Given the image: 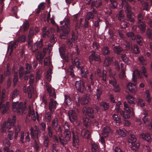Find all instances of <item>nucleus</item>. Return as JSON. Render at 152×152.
<instances>
[{
  "mask_svg": "<svg viewBox=\"0 0 152 152\" xmlns=\"http://www.w3.org/2000/svg\"><path fill=\"white\" fill-rule=\"evenodd\" d=\"M61 24H64L61 27L62 33L60 35V37L61 39H64L68 34L70 31V25L69 19L67 17H66L63 21L60 22Z\"/></svg>",
  "mask_w": 152,
  "mask_h": 152,
  "instance_id": "1",
  "label": "nucleus"
},
{
  "mask_svg": "<svg viewBox=\"0 0 152 152\" xmlns=\"http://www.w3.org/2000/svg\"><path fill=\"white\" fill-rule=\"evenodd\" d=\"M146 72V68L144 66L142 67L140 71L138 70H134L132 74V80L135 83L137 82V78L135 76V74H136L138 78L141 79L143 77V76L146 77H147Z\"/></svg>",
  "mask_w": 152,
  "mask_h": 152,
  "instance_id": "2",
  "label": "nucleus"
},
{
  "mask_svg": "<svg viewBox=\"0 0 152 152\" xmlns=\"http://www.w3.org/2000/svg\"><path fill=\"white\" fill-rule=\"evenodd\" d=\"M15 117L14 116L13 117V119L12 120L10 118H9L7 121H5L1 126V130L4 132H6L8 131L9 129H10L14 123L15 122Z\"/></svg>",
  "mask_w": 152,
  "mask_h": 152,
  "instance_id": "3",
  "label": "nucleus"
},
{
  "mask_svg": "<svg viewBox=\"0 0 152 152\" xmlns=\"http://www.w3.org/2000/svg\"><path fill=\"white\" fill-rule=\"evenodd\" d=\"M64 136H63L62 134H59V141L61 144L64 145L67 143L71 138V132L69 130L64 131Z\"/></svg>",
  "mask_w": 152,
  "mask_h": 152,
  "instance_id": "4",
  "label": "nucleus"
},
{
  "mask_svg": "<svg viewBox=\"0 0 152 152\" xmlns=\"http://www.w3.org/2000/svg\"><path fill=\"white\" fill-rule=\"evenodd\" d=\"M12 109L14 112H16L18 115L22 114L25 110L23 103L18 102H14L12 104Z\"/></svg>",
  "mask_w": 152,
  "mask_h": 152,
  "instance_id": "5",
  "label": "nucleus"
},
{
  "mask_svg": "<svg viewBox=\"0 0 152 152\" xmlns=\"http://www.w3.org/2000/svg\"><path fill=\"white\" fill-rule=\"evenodd\" d=\"M124 110L121 111L120 113L124 118H128L131 115H133V109L129 107L128 104L125 102H124Z\"/></svg>",
  "mask_w": 152,
  "mask_h": 152,
  "instance_id": "6",
  "label": "nucleus"
},
{
  "mask_svg": "<svg viewBox=\"0 0 152 152\" xmlns=\"http://www.w3.org/2000/svg\"><path fill=\"white\" fill-rule=\"evenodd\" d=\"M55 33V30L53 28H51L47 30L46 27H45L42 30V35L43 37L47 35L50 38V42L51 43H53L55 41L54 37Z\"/></svg>",
  "mask_w": 152,
  "mask_h": 152,
  "instance_id": "7",
  "label": "nucleus"
},
{
  "mask_svg": "<svg viewBox=\"0 0 152 152\" xmlns=\"http://www.w3.org/2000/svg\"><path fill=\"white\" fill-rule=\"evenodd\" d=\"M79 111L76 108L70 110L68 112V115L70 121L72 122H76L77 119L78 114Z\"/></svg>",
  "mask_w": 152,
  "mask_h": 152,
  "instance_id": "8",
  "label": "nucleus"
},
{
  "mask_svg": "<svg viewBox=\"0 0 152 152\" xmlns=\"http://www.w3.org/2000/svg\"><path fill=\"white\" fill-rule=\"evenodd\" d=\"M31 66L28 64H26V70L24 71V68L23 66H21L19 69V74L20 78L22 79L23 77L24 74H27L31 72Z\"/></svg>",
  "mask_w": 152,
  "mask_h": 152,
  "instance_id": "9",
  "label": "nucleus"
},
{
  "mask_svg": "<svg viewBox=\"0 0 152 152\" xmlns=\"http://www.w3.org/2000/svg\"><path fill=\"white\" fill-rule=\"evenodd\" d=\"M124 11L125 13L126 14V16L128 20L132 22L134 21V19L132 18V13L131 12V8L127 4L125 7H124Z\"/></svg>",
  "mask_w": 152,
  "mask_h": 152,
  "instance_id": "10",
  "label": "nucleus"
},
{
  "mask_svg": "<svg viewBox=\"0 0 152 152\" xmlns=\"http://www.w3.org/2000/svg\"><path fill=\"white\" fill-rule=\"evenodd\" d=\"M34 78H29V82L30 86H28L27 91L25 89H24V92H28V97L29 98H31L32 97V94L33 93V89L32 85L34 83Z\"/></svg>",
  "mask_w": 152,
  "mask_h": 152,
  "instance_id": "11",
  "label": "nucleus"
},
{
  "mask_svg": "<svg viewBox=\"0 0 152 152\" xmlns=\"http://www.w3.org/2000/svg\"><path fill=\"white\" fill-rule=\"evenodd\" d=\"M91 54L89 56V59L90 63H91L93 61L100 62L101 59L99 55L96 53L95 52L92 51L91 52Z\"/></svg>",
  "mask_w": 152,
  "mask_h": 152,
  "instance_id": "12",
  "label": "nucleus"
},
{
  "mask_svg": "<svg viewBox=\"0 0 152 152\" xmlns=\"http://www.w3.org/2000/svg\"><path fill=\"white\" fill-rule=\"evenodd\" d=\"M58 105L57 101L53 98L50 99L49 102V108L50 112L53 113L56 109V106Z\"/></svg>",
  "mask_w": 152,
  "mask_h": 152,
  "instance_id": "13",
  "label": "nucleus"
},
{
  "mask_svg": "<svg viewBox=\"0 0 152 152\" xmlns=\"http://www.w3.org/2000/svg\"><path fill=\"white\" fill-rule=\"evenodd\" d=\"M83 114L88 115L90 117L92 118H94V110L92 108L84 107L83 109Z\"/></svg>",
  "mask_w": 152,
  "mask_h": 152,
  "instance_id": "14",
  "label": "nucleus"
},
{
  "mask_svg": "<svg viewBox=\"0 0 152 152\" xmlns=\"http://www.w3.org/2000/svg\"><path fill=\"white\" fill-rule=\"evenodd\" d=\"M109 73L110 77V79H109V83L113 86H115L117 84L116 81L115 79V73L110 69L109 71Z\"/></svg>",
  "mask_w": 152,
  "mask_h": 152,
  "instance_id": "15",
  "label": "nucleus"
},
{
  "mask_svg": "<svg viewBox=\"0 0 152 152\" xmlns=\"http://www.w3.org/2000/svg\"><path fill=\"white\" fill-rule=\"evenodd\" d=\"M127 89L131 93L136 94L137 91V88L136 85L131 82L128 83L126 85Z\"/></svg>",
  "mask_w": 152,
  "mask_h": 152,
  "instance_id": "16",
  "label": "nucleus"
},
{
  "mask_svg": "<svg viewBox=\"0 0 152 152\" xmlns=\"http://www.w3.org/2000/svg\"><path fill=\"white\" fill-rule=\"evenodd\" d=\"M76 88L78 91L82 92L85 89L84 84L83 82L80 80L76 81L75 82Z\"/></svg>",
  "mask_w": 152,
  "mask_h": 152,
  "instance_id": "17",
  "label": "nucleus"
},
{
  "mask_svg": "<svg viewBox=\"0 0 152 152\" xmlns=\"http://www.w3.org/2000/svg\"><path fill=\"white\" fill-rule=\"evenodd\" d=\"M9 102H7L6 104L1 103L0 104V109L3 113H7L9 110Z\"/></svg>",
  "mask_w": 152,
  "mask_h": 152,
  "instance_id": "18",
  "label": "nucleus"
},
{
  "mask_svg": "<svg viewBox=\"0 0 152 152\" xmlns=\"http://www.w3.org/2000/svg\"><path fill=\"white\" fill-rule=\"evenodd\" d=\"M46 87L47 90L49 93L50 96L56 99V96L54 89L52 88L51 85H47Z\"/></svg>",
  "mask_w": 152,
  "mask_h": 152,
  "instance_id": "19",
  "label": "nucleus"
},
{
  "mask_svg": "<svg viewBox=\"0 0 152 152\" xmlns=\"http://www.w3.org/2000/svg\"><path fill=\"white\" fill-rule=\"evenodd\" d=\"M90 100L89 95L88 94H85L81 97L80 102L83 105L88 104Z\"/></svg>",
  "mask_w": 152,
  "mask_h": 152,
  "instance_id": "20",
  "label": "nucleus"
},
{
  "mask_svg": "<svg viewBox=\"0 0 152 152\" xmlns=\"http://www.w3.org/2000/svg\"><path fill=\"white\" fill-rule=\"evenodd\" d=\"M42 40L41 39L38 42H36L34 45L32 46V50L33 51H35L39 48H40L42 47Z\"/></svg>",
  "mask_w": 152,
  "mask_h": 152,
  "instance_id": "21",
  "label": "nucleus"
},
{
  "mask_svg": "<svg viewBox=\"0 0 152 152\" xmlns=\"http://www.w3.org/2000/svg\"><path fill=\"white\" fill-rule=\"evenodd\" d=\"M111 129L108 126L104 127L102 130V134L104 137H107L109 133L111 132Z\"/></svg>",
  "mask_w": 152,
  "mask_h": 152,
  "instance_id": "22",
  "label": "nucleus"
},
{
  "mask_svg": "<svg viewBox=\"0 0 152 152\" xmlns=\"http://www.w3.org/2000/svg\"><path fill=\"white\" fill-rule=\"evenodd\" d=\"M141 138L145 139L148 142H150L151 140V137L150 134L148 133H141L140 135Z\"/></svg>",
  "mask_w": 152,
  "mask_h": 152,
  "instance_id": "23",
  "label": "nucleus"
},
{
  "mask_svg": "<svg viewBox=\"0 0 152 152\" xmlns=\"http://www.w3.org/2000/svg\"><path fill=\"white\" fill-rule=\"evenodd\" d=\"M18 44V42L17 41H15L12 44L9 46L7 51H10V53H12L13 51V49L15 48L17 46Z\"/></svg>",
  "mask_w": 152,
  "mask_h": 152,
  "instance_id": "24",
  "label": "nucleus"
},
{
  "mask_svg": "<svg viewBox=\"0 0 152 152\" xmlns=\"http://www.w3.org/2000/svg\"><path fill=\"white\" fill-rule=\"evenodd\" d=\"M46 48L44 49L42 53H37L36 56V57L37 60H39L40 61H42V59L44 58L45 55V50Z\"/></svg>",
  "mask_w": 152,
  "mask_h": 152,
  "instance_id": "25",
  "label": "nucleus"
},
{
  "mask_svg": "<svg viewBox=\"0 0 152 152\" xmlns=\"http://www.w3.org/2000/svg\"><path fill=\"white\" fill-rule=\"evenodd\" d=\"M126 98L128 102L130 104H135V98L130 94L127 95Z\"/></svg>",
  "mask_w": 152,
  "mask_h": 152,
  "instance_id": "26",
  "label": "nucleus"
},
{
  "mask_svg": "<svg viewBox=\"0 0 152 152\" xmlns=\"http://www.w3.org/2000/svg\"><path fill=\"white\" fill-rule=\"evenodd\" d=\"M92 12L93 13L90 12L87 13L86 17V18L87 20H89L90 19H93L94 17V14H96L97 12L94 10V8H93Z\"/></svg>",
  "mask_w": 152,
  "mask_h": 152,
  "instance_id": "27",
  "label": "nucleus"
},
{
  "mask_svg": "<svg viewBox=\"0 0 152 152\" xmlns=\"http://www.w3.org/2000/svg\"><path fill=\"white\" fill-rule=\"evenodd\" d=\"M64 97V102L68 106L71 105L72 103V101L70 97L68 95H65Z\"/></svg>",
  "mask_w": 152,
  "mask_h": 152,
  "instance_id": "28",
  "label": "nucleus"
},
{
  "mask_svg": "<svg viewBox=\"0 0 152 152\" xmlns=\"http://www.w3.org/2000/svg\"><path fill=\"white\" fill-rule=\"evenodd\" d=\"M79 145V140L77 136L74 135L73 136V145L76 148L78 147Z\"/></svg>",
  "mask_w": 152,
  "mask_h": 152,
  "instance_id": "29",
  "label": "nucleus"
},
{
  "mask_svg": "<svg viewBox=\"0 0 152 152\" xmlns=\"http://www.w3.org/2000/svg\"><path fill=\"white\" fill-rule=\"evenodd\" d=\"M102 4L101 0H96L92 2L91 4V7H99Z\"/></svg>",
  "mask_w": 152,
  "mask_h": 152,
  "instance_id": "30",
  "label": "nucleus"
},
{
  "mask_svg": "<svg viewBox=\"0 0 152 152\" xmlns=\"http://www.w3.org/2000/svg\"><path fill=\"white\" fill-rule=\"evenodd\" d=\"M64 45H62L59 49L60 55L62 58L64 57L66 53Z\"/></svg>",
  "mask_w": 152,
  "mask_h": 152,
  "instance_id": "31",
  "label": "nucleus"
},
{
  "mask_svg": "<svg viewBox=\"0 0 152 152\" xmlns=\"http://www.w3.org/2000/svg\"><path fill=\"white\" fill-rule=\"evenodd\" d=\"M45 3L42 2L40 4L38 7V8L36 9V12L39 14L42 10H43L45 8Z\"/></svg>",
  "mask_w": 152,
  "mask_h": 152,
  "instance_id": "32",
  "label": "nucleus"
},
{
  "mask_svg": "<svg viewBox=\"0 0 152 152\" xmlns=\"http://www.w3.org/2000/svg\"><path fill=\"white\" fill-rule=\"evenodd\" d=\"M145 97L148 103H150L151 102V98L150 96L149 91L148 90H146L145 91Z\"/></svg>",
  "mask_w": 152,
  "mask_h": 152,
  "instance_id": "33",
  "label": "nucleus"
},
{
  "mask_svg": "<svg viewBox=\"0 0 152 152\" xmlns=\"http://www.w3.org/2000/svg\"><path fill=\"white\" fill-rule=\"evenodd\" d=\"M137 26L142 31H145L146 28L145 25L141 21H138Z\"/></svg>",
  "mask_w": 152,
  "mask_h": 152,
  "instance_id": "34",
  "label": "nucleus"
},
{
  "mask_svg": "<svg viewBox=\"0 0 152 152\" xmlns=\"http://www.w3.org/2000/svg\"><path fill=\"white\" fill-rule=\"evenodd\" d=\"M33 30L31 29L30 30L29 34L28 36V37L29 39L28 42V45L29 46H31L32 44V40L31 39V36L34 35Z\"/></svg>",
  "mask_w": 152,
  "mask_h": 152,
  "instance_id": "35",
  "label": "nucleus"
},
{
  "mask_svg": "<svg viewBox=\"0 0 152 152\" xmlns=\"http://www.w3.org/2000/svg\"><path fill=\"white\" fill-rule=\"evenodd\" d=\"M91 146V150L93 152H99V150L97 145L95 143H92Z\"/></svg>",
  "mask_w": 152,
  "mask_h": 152,
  "instance_id": "36",
  "label": "nucleus"
},
{
  "mask_svg": "<svg viewBox=\"0 0 152 152\" xmlns=\"http://www.w3.org/2000/svg\"><path fill=\"white\" fill-rule=\"evenodd\" d=\"M128 141L129 143L133 144L134 143L136 142V139L134 135H130Z\"/></svg>",
  "mask_w": 152,
  "mask_h": 152,
  "instance_id": "37",
  "label": "nucleus"
},
{
  "mask_svg": "<svg viewBox=\"0 0 152 152\" xmlns=\"http://www.w3.org/2000/svg\"><path fill=\"white\" fill-rule=\"evenodd\" d=\"M113 120L115 123L119 124L121 122V119L120 117L115 114H114L113 115Z\"/></svg>",
  "mask_w": 152,
  "mask_h": 152,
  "instance_id": "38",
  "label": "nucleus"
},
{
  "mask_svg": "<svg viewBox=\"0 0 152 152\" xmlns=\"http://www.w3.org/2000/svg\"><path fill=\"white\" fill-rule=\"evenodd\" d=\"M116 132L118 134L123 137H125L126 135L125 131H124L120 129L117 130Z\"/></svg>",
  "mask_w": 152,
  "mask_h": 152,
  "instance_id": "39",
  "label": "nucleus"
},
{
  "mask_svg": "<svg viewBox=\"0 0 152 152\" xmlns=\"http://www.w3.org/2000/svg\"><path fill=\"white\" fill-rule=\"evenodd\" d=\"M113 50L114 53L117 54H119L121 52L122 48L119 46H115L114 47Z\"/></svg>",
  "mask_w": 152,
  "mask_h": 152,
  "instance_id": "40",
  "label": "nucleus"
},
{
  "mask_svg": "<svg viewBox=\"0 0 152 152\" xmlns=\"http://www.w3.org/2000/svg\"><path fill=\"white\" fill-rule=\"evenodd\" d=\"M83 133L84 136L86 138H89L90 136V132L87 130H85L81 132V134Z\"/></svg>",
  "mask_w": 152,
  "mask_h": 152,
  "instance_id": "41",
  "label": "nucleus"
},
{
  "mask_svg": "<svg viewBox=\"0 0 152 152\" xmlns=\"http://www.w3.org/2000/svg\"><path fill=\"white\" fill-rule=\"evenodd\" d=\"M111 61V59L109 57H106L104 61V65L106 66H108L110 64Z\"/></svg>",
  "mask_w": 152,
  "mask_h": 152,
  "instance_id": "42",
  "label": "nucleus"
},
{
  "mask_svg": "<svg viewBox=\"0 0 152 152\" xmlns=\"http://www.w3.org/2000/svg\"><path fill=\"white\" fill-rule=\"evenodd\" d=\"M132 144L131 148L132 150L136 151L139 148V144L138 142H135Z\"/></svg>",
  "mask_w": 152,
  "mask_h": 152,
  "instance_id": "43",
  "label": "nucleus"
},
{
  "mask_svg": "<svg viewBox=\"0 0 152 152\" xmlns=\"http://www.w3.org/2000/svg\"><path fill=\"white\" fill-rule=\"evenodd\" d=\"M19 92L17 89H15L12 93L11 96V97L12 99H13L17 97L18 95Z\"/></svg>",
  "mask_w": 152,
  "mask_h": 152,
  "instance_id": "44",
  "label": "nucleus"
},
{
  "mask_svg": "<svg viewBox=\"0 0 152 152\" xmlns=\"http://www.w3.org/2000/svg\"><path fill=\"white\" fill-rule=\"evenodd\" d=\"M45 118L46 121L50 122L51 119V115L50 113L49 112H47L45 115Z\"/></svg>",
  "mask_w": 152,
  "mask_h": 152,
  "instance_id": "45",
  "label": "nucleus"
},
{
  "mask_svg": "<svg viewBox=\"0 0 152 152\" xmlns=\"http://www.w3.org/2000/svg\"><path fill=\"white\" fill-rule=\"evenodd\" d=\"M83 121L84 125L86 126H89L91 124V121L87 118H83Z\"/></svg>",
  "mask_w": 152,
  "mask_h": 152,
  "instance_id": "46",
  "label": "nucleus"
},
{
  "mask_svg": "<svg viewBox=\"0 0 152 152\" xmlns=\"http://www.w3.org/2000/svg\"><path fill=\"white\" fill-rule=\"evenodd\" d=\"M102 93V91L101 89L98 88L96 90V94L97 96V98L98 99L100 98V95Z\"/></svg>",
  "mask_w": 152,
  "mask_h": 152,
  "instance_id": "47",
  "label": "nucleus"
},
{
  "mask_svg": "<svg viewBox=\"0 0 152 152\" xmlns=\"http://www.w3.org/2000/svg\"><path fill=\"white\" fill-rule=\"evenodd\" d=\"M126 77L125 70L122 68V70L119 75V77L120 79H125Z\"/></svg>",
  "mask_w": 152,
  "mask_h": 152,
  "instance_id": "48",
  "label": "nucleus"
},
{
  "mask_svg": "<svg viewBox=\"0 0 152 152\" xmlns=\"http://www.w3.org/2000/svg\"><path fill=\"white\" fill-rule=\"evenodd\" d=\"M52 125L53 128L55 130H56V129L57 128L58 125V120L57 118H55L53 120Z\"/></svg>",
  "mask_w": 152,
  "mask_h": 152,
  "instance_id": "49",
  "label": "nucleus"
},
{
  "mask_svg": "<svg viewBox=\"0 0 152 152\" xmlns=\"http://www.w3.org/2000/svg\"><path fill=\"white\" fill-rule=\"evenodd\" d=\"M102 53L104 55H107L109 54L110 52L107 47H105L102 49Z\"/></svg>",
  "mask_w": 152,
  "mask_h": 152,
  "instance_id": "50",
  "label": "nucleus"
},
{
  "mask_svg": "<svg viewBox=\"0 0 152 152\" xmlns=\"http://www.w3.org/2000/svg\"><path fill=\"white\" fill-rule=\"evenodd\" d=\"M137 102L138 105L141 107H143L145 105L144 101L140 98H139L138 99Z\"/></svg>",
  "mask_w": 152,
  "mask_h": 152,
  "instance_id": "51",
  "label": "nucleus"
},
{
  "mask_svg": "<svg viewBox=\"0 0 152 152\" xmlns=\"http://www.w3.org/2000/svg\"><path fill=\"white\" fill-rule=\"evenodd\" d=\"M118 19L120 21H123L124 20V12L123 11H121L120 12Z\"/></svg>",
  "mask_w": 152,
  "mask_h": 152,
  "instance_id": "52",
  "label": "nucleus"
},
{
  "mask_svg": "<svg viewBox=\"0 0 152 152\" xmlns=\"http://www.w3.org/2000/svg\"><path fill=\"white\" fill-rule=\"evenodd\" d=\"M101 106L102 107L104 110H106L109 107L108 104L106 102H102L100 104Z\"/></svg>",
  "mask_w": 152,
  "mask_h": 152,
  "instance_id": "53",
  "label": "nucleus"
},
{
  "mask_svg": "<svg viewBox=\"0 0 152 152\" xmlns=\"http://www.w3.org/2000/svg\"><path fill=\"white\" fill-rule=\"evenodd\" d=\"M138 59L140 63L142 65H146L147 64L145 60L142 56L139 57Z\"/></svg>",
  "mask_w": 152,
  "mask_h": 152,
  "instance_id": "54",
  "label": "nucleus"
},
{
  "mask_svg": "<svg viewBox=\"0 0 152 152\" xmlns=\"http://www.w3.org/2000/svg\"><path fill=\"white\" fill-rule=\"evenodd\" d=\"M52 74V70L51 69H49L47 72V80L49 81H50L51 80V74Z\"/></svg>",
  "mask_w": 152,
  "mask_h": 152,
  "instance_id": "55",
  "label": "nucleus"
},
{
  "mask_svg": "<svg viewBox=\"0 0 152 152\" xmlns=\"http://www.w3.org/2000/svg\"><path fill=\"white\" fill-rule=\"evenodd\" d=\"M124 45L125 46L126 50H127L129 49L130 46L131 45L129 42L126 41H124L123 43Z\"/></svg>",
  "mask_w": 152,
  "mask_h": 152,
  "instance_id": "56",
  "label": "nucleus"
},
{
  "mask_svg": "<svg viewBox=\"0 0 152 152\" xmlns=\"http://www.w3.org/2000/svg\"><path fill=\"white\" fill-rule=\"evenodd\" d=\"M127 36L128 37L133 40L135 39L136 37L133 33L132 32H129L127 34Z\"/></svg>",
  "mask_w": 152,
  "mask_h": 152,
  "instance_id": "57",
  "label": "nucleus"
},
{
  "mask_svg": "<svg viewBox=\"0 0 152 152\" xmlns=\"http://www.w3.org/2000/svg\"><path fill=\"white\" fill-rule=\"evenodd\" d=\"M80 60L78 58H76L75 59V64L76 66V67L79 68L80 69V68L81 66H80Z\"/></svg>",
  "mask_w": 152,
  "mask_h": 152,
  "instance_id": "58",
  "label": "nucleus"
},
{
  "mask_svg": "<svg viewBox=\"0 0 152 152\" xmlns=\"http://www.w3.org/2000/svg\"><path fill=\"white\" fill-rule=\"evenodd\" d=\"M31 118L34 121L36 120V119H38V114L37 112H36V114L33 112H31Z\"/></svg>",
  "mask_w": 152,
  "mask_h": 152,
  "instance_id": "59",
  "label": "nucleus"
},
{
  "mask_svg": "<svg viewBox=\"0 0 152 152\" xmlns=\"http://www.w3.org/2000/svg\"><path fill=\"white\" fill-rule=\"evenodd\" d=\"M90 78L91 80V83L92 85L94 84V83L93 81L96 78V72L95 73H92L90 76Z\"/></svg>",
  "mask_w": 152,
  "mask_h": 152,
  "instance_id": "60",
  "label": "nucleus"
},
{
  "mask_svg": "<svg viewBox=\"0 0 152 152\" xmlns=\"http://www.w3.org/2000/svg\"><path fill=\"white\" fill-rule=\"evenodd\" d=\"M26 39V36L25 35H22L18 37V41L20 42H24L25 41Z\"/></svg>",
  "mask_w": 152,
  "mask_h": 152,
  "instance_id": "61",
  "label": "nucleus"
},
{
  "mask_svg": "<svg viewBox=\"0 0 152 152\" xmlns=\"http://www.w3.org/2000/svg\"><path fill=\"white\" fill-rule=\"evenodd\" d=\"M48 63L49 64H50L51 63V58L50 57L46 58L44 60V64L45 65H47Z\"/></svg>",
  "mask_w": 152,
  "mask_h": 152,
  "instance_id": "62",
  "label": "nucleus"
},
{
  "mask_svg": "<svg viewBox=\"0 0 152 152\" xmlns=\"http://www.w3.org/2000/svg\"><path fill=\"white\" fill-rule=\"evenodd\" d=\"M121 58L123 61L125 63L127 62L129 59V58L127 57L125 54L122 55Z\"/></svg>",
  "mask_w": 152,
  "mask_h": 152,
  "instance_id": "63",
  "label": "nucleus"
},
{
  "mask_svg": "<svg viewBox=\"0 0 152 152\" xmlns=\"http://www.w3.org/2000/svg\"><path fill=\"white\" fill-rule=\"evenodd\" d=\"M121 104V103L120 101L118 102L115 105V110L118 113L120 111V107Z\"/></svg>",
  "mask_w": 152,
  "mask_h": 152,
  "instance_id": "64",
  "label": "nucleus"
}]
</instances>
